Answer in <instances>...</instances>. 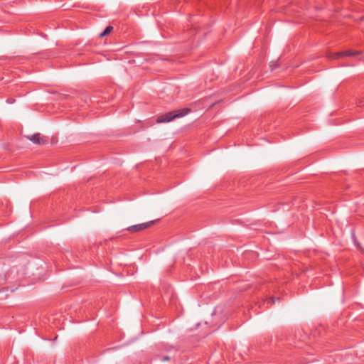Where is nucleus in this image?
I'll use <instances>...</instances> for the list:
<instances>
[{
    "mask_svg": "<svg viewBox=\"0 0 364 364\" xmlns=\"http://www.w3.org/2000/svg\"><path fill=\"white\" fill-rule=\"evenodd\" d=\"M189 111H190V109H187L170 112H168L166 114L159 116L157 118L156 122L158 123L169 122L176 118L185 116L187 113L189 112Z\"/></svg>",
    "mask_w": 364,
    "mask_h": 364,
    "instance_id": "f257e3e1",
    "label": "nucleus"
},
{
    "mask_svg": "<svg viewBox=\"0 0 364 364\" xmlns=\"http://www.w3.org/2000/svg\"><path fill=\"white\" fill-rule=\"evenodd\" d=\"M360 53V51H354V50H348L338 52V53H328L327 55V58L328 59H337L338 58L343 57V56H355Z\"/></svg>",
    "mask_w": 364,
    "mask_h": 364,
    "instance_id": "f03ea898",
    "label": "nucleus"
},
{
    "mask_svg": "<svg viewBox=\"0 0 364 364\" xmlns=\"http://www.w3.org/2000/svg\"><path fill=\"white\" fill-rule=\"evenodd\" d=\"M27 138L33 143L38 145H44L48 143V137L43 136L39 133L28 136Z\"/></svg>",
    "mask_w": 364,
    "mask_h": 364,
    "instance_id": "7ed1b4c3",
    "label": "nucleus"
},
{
    "mask_svg": "<svg viewBox=\"0 0 364 364\" xmlns=\"http://www.w3.org/2000/svg\"><path fill=\"white\" fill-rule=\"evenodd\" d=\"M155 222H156L155 220H151V221H149V222H147V223H141V224L132 225V226L129 227L127 228V230L129 232H139V231H141V230H144L146 228H148L149 227H150L151 225L154 224Z\"/></svg>",
    "mask_w": 364,
    "mask_h": 364,
    "instance_id": "20e7f679",
    "label": "nucleus"
},
{
    "mask_svg": "<svg viewBox=\"0 0 364 364\" xmlns=\"http://www.w3.org/2000/svg\"><path fill=\"white\" fill-rule=\"evenodd\" d=\"M112 29H113V28L112 26H107L105 29V31L100 34V37L102 38V37L108 35L112 31Z\"/></svg>",
    "mask_w": 364,
    "mask_h": 364,
    "instance_id": "39448f33",
    "label": "nucleus"
},
{
    "mask_svg": "<svg viewBox=\"0 0 364 364\" xmlns=\"http://www.w3.org/2000/svg\"><path fill=\"white\" fill-rule=\"evenodd\" d=\"M170 360V357L169 356H164L161 359L162 361H168Z\"/></svg>",
    "mask_w": 364,
    "mask_h": 364,
    "instance_id": "423d86ee",
    "label": "nucleus"
},
{
    "mask_svg": "<svg viewBox=\"0 0 364 364\" xmlns=\"http://www.w3.org/2000/svg\"><path fill=\"white\" fill-rule=\"evenodd\" d=\"M270 67H271L272 70H273L274 68L277 67L276 63H273V62L271 63Z\"/></svg>",
    "mask_w": 364,
    "mask_h": 364,
    "instance_id": "0eeeda50",
    "label": "nucleus"
},
{
    "mask_svg": "<svg viewBox=\"0 0 364 364\" xmlns=\"http://www.w3.org/2000/svg\"><path fill=\"white\" fill-rule=\"evenodd\" d=\"M267 303H270V304H273L274 303V299L273 298H270L267 300Z\"/></svg>",
    "mask_w": 364,
    "mask_h": 364,
    "instance_id": "6e6552de",
    "label": "nucleus"
}]
</instances>
